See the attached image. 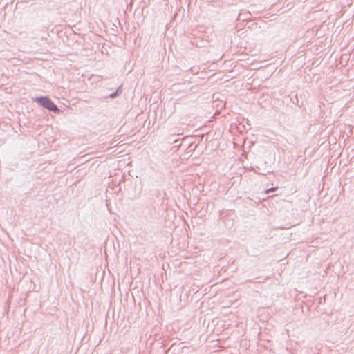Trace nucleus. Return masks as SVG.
Returning <instances> with one entry per match:
<instances>
[{
    "mask_svg": "<svg viewBox=\"0 0 354 354\" xmlns=\"http://www.w3.org/2000/svg\"><path fill=\"white\" fill-rule=\"evenodd\" d=\"M120 88H118L116 91H115L114 93H113L110 94V95H109V97H111V98H115V97H116L118 96V92H119V91H120Z\"/></svg>",
    "mask_w": 354,
    "mask_h": 354,
    "instance_id": "2",
    "label": "nucleus"
},
{
    "mask_svg": "<svg viewBox=\"0 0 354 354\" xmlns=\"http://www.w3.org/2000/svg\"><path fill=\"white\" fill-rule=\"evenodd\" d=\"M277 189H278L277 187H272V188L268 189L265 192H266V194H269L270 192L276 191Z\"/></svg>",
    "mask_w": 354,
    "mask_h": 354,
    "instance_id": "3",
    "label": "nucleus"
},
{
    "mask_svg": "<svg viewBox=\"0 0 354 354\" xmlns=\"http://www.w3.org/2000/svg\"><path fill=\"white\" fill-rule=\"evenodd\" d=\"M35 102H37L39 105L48 111H53L54 113L59 111L57 106L48 97L42 96L36 97L35 99Z\"/></svg>",
    "mask_w": 354,
    "mask_h": 354,
    "instance_id": "1",
    "label": "nucleus"
}]
</instances>
